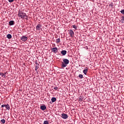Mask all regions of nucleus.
<instances>
[{
    "label": "nucleus",
    "mask_w": 124,
    "mask_h": 124,
    "mask_svg": "<svg viewBox=\"0 0 124 124\" xmlns=\"http://www.w3.org/2000/svg\"><path fill=\"white\" fill-rule=\"evenodd\" d=\"M21 40L22 41H27V40H28V37H26V36H23L21 37Z\"/></svg>",
    "instance_id": "obj_6"
},
{
    "label": "nucleus",
    "mask_w": 124,
    "mask_h": 124,
    "mask_svg": "<svg viewBox=\"0 0 124 124\" xmlns=\"http://www.w3.org/2000/svg\"><path fill=\"white\" fill-rule=\"evenodd\" d=\"M43 124H49V122L48 121H45Z\"/></svg>",
    "instance_id": "obj_19"
},
{
    "label": "nucleus",
    "mask_w": 124,
    "mask_h": 124,
    "mask_svg": "<svg viewBox=\"0 0 124 124\" xmlns=\"http://www.w3.org/2000/svg\"><path fill=\"white\" fill-rule=\"evenodd\" d=\"M78 77H79V78H80V79L83 78V75H82V74H79V75H78Z\"/></svg>",
    "instance_id": "obj_18"
},
{
    "label": "nucleus",
    "mask_w": 124,
    "mask_h": 124,
    "mask_svg": "<svg viewBox=\"0 0 124 124\" xmlns=\"http://www.w3.org/2000/svg\"><path fill=\"white\" fill-rule=\"evenodd\" d=\"M54 90H55V91H57L58 90V87H54Z\"/></svg>",
    "instance_id": "obj_24"
},
{
    "label": "nucleus",
    "mask_w": 124,
    "mask_h": 124,
    "mask_svg": "<svg viewBox=\"0 0 124 124\" xmlns=\"http://www.w3.org/2000/svg\"><path fill=\"white\" fill-rule=\"evenodd\" d=\"M7 38L8 39H11V38H12V35H11V34H8L7 35Z\"/></svg>",
    "instance_id": "obj_12"
},
{
    "label": "nucleus",
    "mask_w": 124,
    "mask_h": 124,
    "mask_svg": "<svg viewBox=\"0 0 124 124\" xmlns=\"http://www.w3.org/2000/svg\"><path fill=\"white\" fill-rule=\"evenodd\" d=\"M5 108H6V109L8 110V111H9V110H10V106L8 104L6 105Z\"/></svg>",
    "instance_id": "obj_13"
},
{
    "label": "nucleus",
    "mask_w": 124,
    "mask_h": 124,
    "mask_svg": "<svg viewBox=\"0 0 124 124\" xmlns=\"http://www.w3.org/2000/svg\"><path fill=\"white\" fill-rule=\"evenodd\" d=\"M0 122H1V123H2V124H5V120H4V119H2V120H1V121H0Z\"/></svg>",
    "instance_id": "obj_17"
},
{
    "label": "nucleus",
    "mask_w": 124,
    "mask_h": 124,
    "mask_svg": "<svg viewBox=\"0 0 124 124\" xmlns=\"http://www.w3.org/2000/svg\"><path fill=\"white\" fill-rule=\"evenodd\" d=\"M121 13L122 14H123V15H124V10H122L121 11H120Z\"/></svg>",
    "instance_id": "obj_21"
},
{
    "label": "nucleus",
    "mask_w": 124,
    "mask_h": 124,
    "mask_svg": "<svg viewBox=\"0 0 124 124\" xmlns=\"http://www.w3.org/2000/svg\"><path fill=\"white\" fill-rule=\"evenodd\" d=\"M35 70H37V69L36 68L35 69Z\"/></svg>",
    "instance_id": "obj_26"
},
{
    "label": "nucleus",
    "mask_w": 124,
    "mask_h": 124,
    "mask_svg": "<svg viewBox=\"0 0 124 124\" xmlns=\"http://www.w3.org/2000/svg\"><path fill=\"white\" fill-rule=\"evenodd\" d=\"M40 109L42 110L43 111H44V110L46 109V106L45 105H44L43 106H40Z\"/></svg>",
    "instance_id": "obj_7"
},
{
    "label": "nucleus",
    "mask_w": 124,
    "mask_h": 124,
    "mask_svg": "<svg viewBox=\"0 0 124 124\" xmlns=\"http://www.w3.org/2000/svg\"><path fill=\"white\" fill-rule=\"evenodd\" d=\"M72 27L74 29H75V30H77V27H76V25H73Z\"/></svg>",
    "instance_id": "obj_20"
},
{
    "label": "nucleus",
    "mask_w": 124,
    "mask_h": 124,
    "mask_svg": "<svg viewBox=\"0 0 124 124\" xmlns=\"http://www.w3.org/2000/svg\"><path fill=\"white\" fill-rule=\"evenodd\" d=\"M0 75L2 76V77H3V78H5V75H4V74L3 73H0Z\"/></svg>",
    "instance_id": "obj_15"
},
{
    "label": "nucleus",
    "mask_w": 124,
    "mask_h": 124,
    "mask_svg": "<svg viewBox=\"0 0 124 124\" xmlns=\"http://www.w3.org/2000/svg\"><path fill=\"white\" fill-rule=\"evenodd\" d=\"M61 53L63 56H65V55H66V53H67V51H66V50H62Z\"/></svg>",
    "instance_id": "obj_9"
},
{
    "label": "nucleus",
    "mask_w": 124,
    "mask_h": 124,
    "mask_svg": "<svg viewBox=\"0 0 124 124\" xmlns=\"http://www.w3.org/2000/svg\"><path fill=\"white\" fill-rule=\"evenodd\" d=\"M61 118L64 120H66V119L68 118V115L65 113H62L61 114Z\"/></svg>",
    "instance_id": "obj_3"
},
{
    "label": "nucleus",
    "mask_w": 124,
    "mask_h": 124,
    "mask_svg": "<svg viewBox=\"0 0 124 124\" xmlns=\"http://www.w3.org/2000/svg\"><path fill=\"white\" fill-rule=\"evenodd\" d=\"M9 26H13L14 25V21H10L9 22Z\"/></svg>",
    "instance_id": "obj_10"
},
{
    "label": "nucleus",
    "mask_w": 124,
    "mask_h": 124,
    "mask_svg": "<svg viewBox=\"0 0 124 124\" xmlns=\"http://www.w3.org/2000/svg\"><path fill=\"white\" fill-rule=\"evenodd\" d=\"M51 101L52 102L54 103V102H56V101H57V98L56 97H52L51 98Z\"/></svg>",
    "instance_id": "obj_11"
},
{
    "label": "nucleus",
    "mask_w": 124,
    "mask_h": 124,
    "mask_svg": "<svg viewBox=\"0 0 124 124\" xmlns=\"http://www.w3.org/2000/svg\"><path fill=\"white\" fill-rule=\"evenodd\" d=\"M83 72L85 75H87V73H88V69H84L83 71Z\"/></svg>",
    "instance_id": "obj_14"
},
{
    "label": "nucleus",
    "mask_w": 124,
    "mask_h": 124,
    "mask_svg": "<svg viewBox=\"0 0 124 124\" xmlns=\"http://www.w3.org/2000/svg\"><path fill=\"white\" fill-rule=\"evenodd\" d=\"M56 42L57 43H60L61 42V39L59 38L56 39Z\"/></svg>",
    "instance_id": "obj_16"
},
{
    "label": "nucleus",
    "mask_w": 124,
    "mask_h": 124,
    "mask_svg": "<svg viewBox=\"0 0 124 124\" xmlns=\"http://www.w3.org/2000/svg\"><path fill=\"white\" fill-rule=\"evenodd\" d=\"M18 15L19 17L21 18V19H23V18H25V17H26V13H23L22 12H19Z\"/></svg>",
    "instance_id": "obj_2"
},
{
    "label": "nucleus",
    "mask_w": 124,
    "mask_h": 124,
    "mask_svg": "<svg viewBox=\"0 0 124 124\" xmlns=\"http://www.w3.org/2000/svg\"><path fill=\"white\" fill-rule=\"evenodd\" d=\"M4 75H5V74H6V73H4Z\"/></svg>",
    "instance_id": "obj_27"
},
{
    "label": "nucleus",
    "mask_w": 124,
    "mask_h": 124,
    "mask_svg": "<svg viewBox=\"0 0 124 124\" xmlns=\"http://www.w3.org/2000/svg\"><path fill=\"white\" fill-rule=\"evenodd\" d=\"M1 107L2 108H3V107H6V105H2L1 106Z\"/></svg>",
    "instance_id": "obj_22"
},
{
    "label": "nucleus",
    "mask_w": 124,
    "mask_h": 124,
    "mask_svg": "<svg viewBox=\"0 0 124 124\" xmlns=\"http://www.w3.org/2000/svg\"><path fill=\"white\" fill-rule=\"evenodd\" d=\"M121 18H122L121 19L122 21H124V16H122Z\"/></svg>",
    "instance_id": "obj_25"
},
{
    "label": "nucleus",
    "mask_w": 124,
    "mask_h": 124,
    "mask_svg": "<svg viewBox=\"0 0 124 124\" xmlns=\"http://www.w3.org/2000/svg\"><path fill=\"white\" fill-rule=\"evenodd\" d=\"M9 2H13L14 1V0H8Z\"/></svg>",
    "instance_id": "obj_23"
},
{
    "label": "nucleus",
    "mask_w": 124,
    "mask_h": 124,
    "mask_svg": "<svg viewBox=\"0 0 124 124\" xmlns=\"http://www.w3.org/2000/svg\"><path fill=\"white\" fill-rule=\"evenodd\" d=\"M69 34H70L71 37H73L74 36V31L72 30H69Z\"/></svg>",
    "instance_id": "obj_4"
},
{
    "label": "nucleus",
    "mask_w": 124,
    "mask_h": 124,
    "mask_svg": "<svg viewBox=\"0 0 124 124\" xmlns=\"http://www.w3.org/2000/svg\"><path fill=\"white\" fill-rule=\"evenodd\" d=\"M52 52H53L54 54H57V52H58V48L57 47H53L51 49Z\"/></svg>",
    "instance_id": "obj_5"
},
{
    "label": "nucleus",
    "mask_w": 124,
    "mask_h": 124,
    "mask_svg": "<svg viewBox=\"0 0 124 124\" xmlns=\"http://www.w3.org/2000/svg\"><path fill=\"white\" fill-rule=\"evenodd\" d=\"M69 63V60L67 59H64L63 60V62H62V68H64V67H66L67 66V64Z\"/></svg>",
    "instance_id": "obj_1"
},
{
    "label": "nucleus",
    "mask_w": 124,
    "mask_h": 124,
    "mask_svg": "<svg viewBox=\"0 0 124 124\" xmlns=\"http://www.w3.org/2000/svg\"><path fill=\"white\" fill-rule=\"evenodd\" d=\"M42 27V26H41V25H40V24L37 25V26L36 27V29L37 31H40V28H41Z\"/></svg>",
    "instance_id": "obj_8"
}]
</instances>
